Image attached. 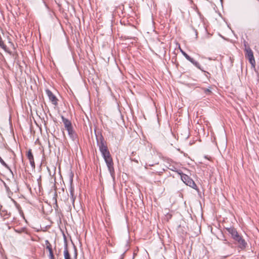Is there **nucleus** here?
Returning a JSON list of instances; mask_svg holds the SVG:
<instances>
[{
  "instance_id": "dca6fc26",
  "label": "nucleus",
  "mask_w": 259,
  "mask_h": 259,
  "mask_svg": "<svg viewBox=\"0 0 259 259\" xmlns=\"http://www.w3.org/2000/svg\"><path fill=\"white\" fill-rule=\"evenodd\" d=\"M77 255V252L76 250L75 249V254H74V256H75V258H76Z\"/></svg>"
},
{
  "instance_id": "39448f33",
  "label": "nucleus",
  "mask_w": 259,
  "mask_h": 259,
  "mask_svg": "<svg viewBox=\"0 0 259 259\" xmlns=\"http://www.w3.org/2000/svg\"><path fill=\"white\" fill-rule=\"evenodd\" d=\"M245 57L248 59L249 63L253 67L255 66V61L253 56V53L249 46L245 45Z\"/></svg>"
},
{
  "instance_id": "1a4fd4ad",
  "label": "nucleus",
  "mask_w": 259,
  "mask_h": 259,
  "mask_svg": "<svg viewBox=\"0 0 259 259\" xmlns=\"http://www.w3.org/2000/svg\"><path fill=\"white\" fill-rule=\"evenodd\" d=\"M64 256L65 259H71L70 254L68 249L67 244H66L65 246V249H64Z\"/></svg>"
},
{
  "instance_id": "f03ea898",
  "label": "nucleus",
  "mask_w": 259,
  "mask_h": 259,
  "mask_svg": "<svg viewBox=\"0 0 259 259\" xmlns=\"http://www.w3.org/2000/svg\"><path fill=\"white\" fill-rule=\"evenodd\" d=\"M226 230L231 235L233 239L237 242L240 247H245L246 243L242 237L239 235L237 231L234 228H226Z\"/></svg>"
},
{
  "instance_id": "4468645a",
  "label": "nucleus",
  "mask_w": 259,
  "mask_h": 259,
  "mask_svg": "<svg viewBox=\"0 0 259 259\" xmlns=\"http://www.w3.org/2000/svg\"><path fill=\"white\" fill-rule=\"evenodd\" d=\"M0 162L5 167H8L7 164L5 162V161L3 160V159L0 156Z\"/></svg>"
},
{
  "instance_id": "f257e3e1",
  "label": "nucleus",
  "mask_w": 259,
  "mask_h": 259,
  "mask_svg": "<svg viewBox=\"0 0 259 259\" xmlns=\"http://www.w3.org/2000/svg\"><path fill=\"white\" fill-rule=\"evenodd\" d=\"M98 146L109 170L111 171L113 170V162L107 144L104 140H101L98 144Z\"/></svg>"
},
{
  "instance_id": "20e7f679",
  "label": "nucleus",
  "mask_w": 259,
  "mask_h": 259,
  "mask_svg": "<svg viewBox=\"0 0 259 259\" xmlns=\"http://www.w3.org/2000/svg\"><path fill=\"white\" fill-rule=\"evenodd\" d=\"M181 180L187 186L193 188L194 189L197 190V187L194 181L188 175L180 173Z\"/></svg>"
},
{
  "instance_id": "0eeeda50",
  "label": "nucleus",
  "mask_w": 259,
  "mask_h": 259,
  "mask_svg": "<svg viewBox=\"0 0 259 259\" xmlns=\"http://www.w3.org/2000/svg\"><path fill=\"white\" fill-rule=\"evenodd\" d=\"M26 156L28 159L30 163L33 168H35V162L34 160L33 155L31 149H29L26 153Z\"/></svg>"
},
{
  "instance_id": "423d86ee",
  "label": "nucleus",
  "mask_w": 259,
  "mask_h": 259,
  "mask_svg": "<svg viewBox=\"0 0 259 259\" xmlns=\"http://www.w3.org/2000/svg\"><path fill=\"white\" fill-rule=\"evenodd\" d=\"M46 93L52 104L55 106H57L58 105V99L56 96L49 89L46 90Z\"/></svg>"
},
{
  "instance_id": "7ed1b4c3",
  "label": "nucleus",
  "mask_w": 259,
  "mask_h": 259,
  "mask_svg": "<svg viewBox=\"0 0 259 259\" xmlns=\"http://www.w3.org/2000/svg\"><path fill=\"white\" fill-rule=\"evenodd\" d=\"M62 119L64 126L66 130L68 131L69 136L73 141H74L76 139V135L73 129L71 122L68 119L63 116L62 117Z\"/></svg>"
},
{
  "instance_id": "f3484780",
  "label": "nucleus",
  "mask_w": 259,
  "mask_h": 259,
  "mask_svg": "<svg viewBox=\"0 0 259 259\" xmlns=\"http://www.w3.org/2000/svg\"><path fill=\"white\" fill-rule=\"evenodd\" d=\"M48 251H49V254L53 253V249H50V250H49Z\"/></svg>"
},
{
  "instance_id": "f8f14e48",
  "label": "nucleus",
  "mask_w": 259,
  "mask_h": 259,
  "mask_svg": "<svg viewBox=\"0 0 259 259\" xmlns=\"http://www.w3.org/2000/svg\"><path fill=\"white\" fill-rule=\"evenodd\" d=\"M0 47L5 50H6L7 47L2 40V37L0 36Z\"/></svg>"
},
{
  "instance_id": "6e6552de",
  "label": "nucleus",
  "mask_w": 259,
  "mask_h": 259,
  "mask_svg": "<svg viewBox=\"0 0 259 259\" xmlns=\"http://www.w3.org/2000/svg\"><path fill=\"white\" fill-rule=\"evenodd\" d=\"M180 51L182 54L185 56V57L192 63H193L196 67L199 68V64L197 62L195 61L193 58H191L183 50L180 49Z\"/></svg>"
},
{
  "instance_id": "2eb2a0df",
  "label": "nucleus",
  "mask_w": 259,
  "mask_h": 259,
  "mask_svg": "<svg viewBox=\"0 0 259 259\" xmlns=\"http://www.w3.org/2000/svg\"><path fill=\"white\" fill-rule=\"evenodd\" d=\"M49 256L50 259H55L53 253L49 254Z\"/></svg>"
},
{
  "instance_id": "ddd939ff",
  "label": "nucleus",
  "mask_w": 259,
  "mask_h": 259,
  "mask_svg": "<svg viewBox=\"0 0 259 259\" xmlns=\"http://www.w3.org/2000/svg\"><path fill=\"white\" fill-rule=\"evenodd\" d=\"M203 90L204 93L205 94H206V95H210L211 93V91L209 89L204 88Z\"/></svg>"
},
{
  "instance_id": "9d476101",
  "label": "nucleus",
  "mask_w": 259,
  "mask_h": 259,
  "mask_svg": "<svg viewBox=\"0 0 259 259\" xmlns=\"http://www.w3.org/2000/svg\"><path fill=\"white\" fill-rule=\"evenodd\" d=\"M0 215L4 220L8 219L10 217V214L8 213L5 210H2L0 212Z\"/></svg>"
},
{
  "instance_id": "9b49d317",
  "label": "nucleus",
  "mask_w": 259,
  "mask_h": 259,
  "mask_svg": "<svg viewBox=\"0 0 259 259\" xmlns=\"http://www.w3.org/2000/svg\"><path fill=\"white\" fill-rule=\"evenodd\" d=\"M45 244H46V249H48V250L52 249V245L51 244V243L49 242V241L48 240L45 241Z\"/></svg>"
}]
</instances>
